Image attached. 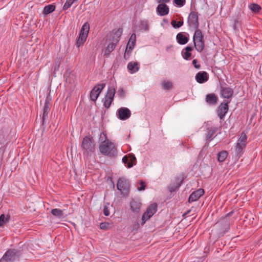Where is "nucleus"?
I'll return each instance as SVG.
<instances>
[{"instance_id":"1","label":"nucleus","mask_w":262,"mask_h":262,"mask_svg":"<svg viewBox=\"0 0 262 262\" xmlns=\"http://www.w3.org/2000/svg\"><path fill=\"white\" fill-rule=\"evenodd\" d=\"M99 140L101 143L99 146L101 154L110 157H115L117 156V150L116 146L112 142L107 140V137L105 134H100Z\"/></svg>"},{"instance_id":"2","label":"nucleus","mask_w":262,"mask_h":262,"mask_svg":"<svg viewBox=\"0 0 262 262\" xmlns=\"http://www.w3.org/2000/svg\"><path fill=\"white\" fill-rule=\"evenodd\" d=\"M20 251L15 249H8L0 259V262H14L19 260Z\"/></svg>"},{"instance_id":"3","label":"nucleus","mask_w":262,"mask_h":262,"mask_svg":"<svg viewBox=\"0 0 262 262\" xmlns=\"http://www.w3.org/2000/svg\"><path fill=\"white\" fill-rule=\"evenodd\" d=\"M247 136L245 133L242 132L235 145L236 155L241 157L244 153V149L247 143Z\"/></svg>"},{"instance_id":"4","label":"nucleus","mask_w":262,"mask_h":262,"mask_svg":"<svg viewBox=\"0 0 262 262\" xmlns=\"http://www.w3.org/2000/svg\"><path fill=\"white\" fill-rule=\"evenodd\" d=\"M215 227L217 236L221 237L223 236L230 229V225L227 220H223L216 223Z\"/></svg>"},{"instance_id":"5","label":"nucleus","mask_w":262,"mask_h":262,"mask_svg":"<svg viewBox=\"0 0 262 262\" xmlns=\"http://www.w3.org/2000/svg\"><path fill=\"white\" fill-rule=\"evenodd\" d=\"M129 181L124 178H120L118 179L117 183V188L121 192L123 195H127L129 190Z\"/></svg>"},{"instance_id":"6","label":"nucleus","mask_w":262,"mask_h":262,"mask_svg":"<svg viewBox=\"0 0 262 262\" xmlns=\"http://www.w3.org/2000/svg\"><path fill=\"white\" fill-rule=\"evenodd\" d=\"M158 205L156 203L150 205L142 217L141 225H143L157 211Z\"/></svg>"},{"instance_id":"7","label":"nucleus","mask_w":262,"mask_h":262,"mask_svg":"<svg viewBox=\"0 0 262 262\" xmlns=\"http://www.w3.org/2000/svg\"><path fill=\"white\" fill-rule=\"evenodd\" d=\"M81 147L87 153L93 152L95 150V145L93 138L90 136L84 137L83 138Z\"/></svg>"},{"instance_id":"8","label":"nucleus","mask_w":262,"mask_h":262,"mask_svg":"<svg viewBox=\"0 0 262 262\" xmlns=\"http://www.w3.org/2000/svg\"><path fill=\"white\" fill-rule=\"evenodd\" d=\"M115 94V89L114 88H109L106 95H105L104 98L102 99V102L103 103V105L106 108H108L111 103H112L114 95Z\"/></svg>"},{"instance_id":"9","label":"nucleus","mask_w":262,"mask_h":262,"mask_svg":"<svg viewBox=\"0 0 262 262\" xmlns=\"http://www.w3.org/2000/svg\"><path fill=\"white\" fill-rule=\"evenodd\" d=\"M187 23L188 26L193 29H197L199 27V21H198V13L195 11H192L190 13L188 19Z\"/></svg>"},{"instance_id":"10","label":"nucleus","mask_w":262,"mask_h":262,"mask_svg":"<svg viewBox=\"0 0 262 262\" xmlns=\"http://www.w3.org/2000/svg\"><path fill=\"white\" fill-rule=\"evenodd\" d=\"M105 86V83H101L96 85L91 91L90 94L91 100L93 101H96Z\"/></svg>"},{"instance_id":"11","label":"nucleus","mask_w":262,"mask_h":262,"mask_svg":"<svg viewBox=\"0 0 262 262\" xmlns=\"http://www.w3.org/2000/svg\"><path fill=\"white\" fill-rule=\"evenodd\" d=\"M220 92L221 96L226 99L231 98L234 93L233 90L228 86L226 83H224V84H221Z\"/></svg>"},{"instance_id":"12","label":"nucleus","mask_w":262,"mask_h":262,"mask_svg":"<svg viewBox=\"0 0 262 262\" xmlns=\"http://www.w3.org/2000/svg\"><path fill=\"white\" fill-rule=\"evenodd\" d=\"M229 103L230 101L225 100L218 106L217 114L221 119H223L228 112L229 110L228 104Z\"/></svg>"},{"instance_id":"13","label":"nucleus","mask_w":262,"mask_h":262,"mask_svg":"<svg viewBox=\"0 0 262 262\" xmlns=\"http://www.w3.org/2000/svg\"><path fill=\"white\" fill-rule=\"evenodd\" d=\"M117 115L120 120H126L130 117L131 112L128 108L122 107L117 110Z\"/></svg>"},{"instance_id":"14","label":"nucleus","mask_w":262,"mask_h":262,"mask_svg":"<svg viewBox=\"0 0 262 262\" xmlns=\"http://www.w3.org/2000/svg\"><path fill=\"white\" fill-rule=\"evenodd\" d=\"M122 162L127 165L128 168L132 167L136 164V158L133 154H129L128 156H124L122 158Z\"/></svg>"},{"instance_id":"15","label":"nucleus","mask_w":262,"mask_h":262,"mask_svg":"<svg viewBox=\"0 0 262 262\" xmlns=\"http://www.w3.org/2000/svg\"><path fill=\"white\" fill-rule=\"evenodd\" d=\"M157 14L161 16L166 15L168 14L169 7L165 4H159L156 8Z\"/></svg>"},{"instance_id":"16","label":"nucleus","mask_w":262,"mask_h":262,"mask_svg":"<svg viewBox=\"0 0 262 262\" xmlns=\"http://www.w3.org/2000/svg\"><path fill=\"white\" fill-rule=\"evenodd\" d=\"M184 180V178L182 176L177 177L175 179V183L171 184L168 187L169 191L171 193L174 192L180 187Z\"/></svg>"},{"instance_id":"17","label":"nucleus","mask_w":262,"mask_h":262,"mask_svg":"<svg viewBox=\"0 0 262 262\" xmlns=\"http://www.w3.org/2000/svg\"><path fill=\"white\" fill-rule=\"evenodd\" d=\"M204 193V190L202 188H200L191 193L189 198L188 202L189 203L196 201L200 199Z\"/></svg>"},{"instance_id":"18","label":"nucleus","mask_w":262,"mask_h":262,"mask_svg":"<svg viewBox=\"0 0 262 262\" xmlns=\"http://www.w3.org/2000/svg\"><path fill=\"white\" fill-rule=\"evenodd\" d=\"M141 203L139 200L133 199L130 202V208L133 212L138 213L140 210Z\"/></svg>"},{"instance_id":"19","label":"nucleus","mask_w":262,"mask_h":262,"mask_svg":"<svg viewBox=\"0 0 262 262\" xmlns=\"http://www.w3.org/2000/svg\"><path fill=\"white\" fill-rule=\"evenodd\" d=\"M195 79L199 83H203L207 81L208 79L207 72L204 71L199 72L196 74Z\"/></svg>"},{"instance_id":"20","label":"nucleus","mask_w":262,"mask_h":262,"mask_svg":"<svg viewBox=\"0 0 262 262\" xmlns=\"http://www.w3.org/2000/svg\"><path fill=\"white\" fill-rule=\"evenodd\" d=\"M217 100L218 98L214 93L208 94L206 96V102L209 105H215Z\"/></svg>"},{"instance_id":"21","label":"nucleus","mask_w":262,"mask_h":262,"mask_svg":"<svg viewBox=\"0 0 262 262\" xmlns=\"http://www.w3.org/2000/svg\"><path fill=\"white\" fill-rule=\"evenodd\" d=\"M50 102L48 100H46L42 115V124L45 123V120L48 117V113L50 110Z\"/></svg>"},{"instance_id":"22","label":"nucleus","mask_w":262,"mask_h":262,"mask_svg":"<svg viewBox=\"0 0 262 262\" xmlns=\"http://www.w3.org/2000/svg\"><path fill=\"white\" fill-rule=\"evenodd\" d=\"M127 68L129 73H135L139 71L140 66L137 62H129Z\"/></svg>"},{"instance_id":"23","label":"nucleus","mask_w":262,"mask_h":262,"mask_svg":"<svg viewBox=\"0 0 262 262\" xmlns=\"http://www.w3.org/2000/svg\"><path fill=\"white\" fill-rule=\"evenodd\" d=\"M178 42L180 45H185L188 41V38L183 33H179L176 36Z\"/></svg>"},{"instance_id":"24","label":"nucleus","mask_w":262,"mask_h":262,"mask_svg":"<svg viewBox=\"0 0 262 262\" xmlns=\"http://www.w3.org/2000/svg\"><path fill=\"white\" fill-rule=\"evenodd\" d=\"M139 28L141 30L148 32L149 30V24L147 19L141 20L139 21Z\"/></svg>"},{"instance_id":"25","label":"nucleus","mask_w":262,"mask_h":262,"mask_svg":"<svg viewBox=\"0 0 262 262\" xmlns=\"http://www.w3.org/2000/svg\"><path fill=\"white\" fill-rule=\"evenodd\" d=\"M193 42H194L195 49L198 52L200 53L204 50V48H205L204 40L196 41H194Z\"/></svg>"},{"instance_id":"26","label":"nucleus","mask_w":262,"mask_h":262,"mask_svg":"<svg viewBox=\"0 0 262 262\" xmlns=\"http://www.w3.org/2000/svg\"><path fill=\"white\" fill-rule=\"evenodd\" d=\"M208 134L206 136V140L208 142L212 139V136L217 131V128L215 127H211L210 128H208Z\"/></svg>"},{"instance_id":"27","label":"nucleus","mask_w":262,"mask_h":262,"mask_svg":"<svg viewBox=\"0 0 262 262\" xmlns=\"http://www.w3.org/2000/svg\"><path fill=\"white\" fill-rule=\"evenodd\" d=\"M193 42L204 40V36L201 30L199 29H195L193 37Z\"/></svg>"},{"instance_id":"28","label":"nucleus","mask_w":262,"mask_h":262,"mask_svg":"<svg viewBox=\"0 0 262 262\" xmlns=\"http://www.w3.org/2000/svg\"><path fill=\"white\" fill-rule=\"evenodd\" d=\"M122 31L123 30L121 28L118 29L115 31V32H114V30L113 31L114 34L113 36V40L114 42L117 43L119 41V38L122 35Z\"/></svg>"},{"instance_id":"29","label":"nucleus","mask_w":262,"mask_h":262,"mask_svg":"<svg viewBox=\"0 0 262 262\" xmlns=\"http://www.w3.org/2000/svg\"><path fill=\"white\" fill-rule=\"evenodd\" d=\"M136 41V35L135 33L131 35L127 46L130 49H133L134 48Z\"/></svg>"},{"instance_id":"30","label":"nucleus","mask_w":262,"mask_h":262,"mask_svg":"<svg viewBox=\"0 0 262 262\" xmlns=\"http://www.w3.org/2000/svg\"><path fill=\"white\" fill-rule=\"evenodd\" d=\"M88 35H83L82 33H80L79 37L78 38L76 41V46L79 48L80 46L84 44L86 41Z\"/></svg>"},{"instance_id":"31","label":"nucleus","mask_w":262,"mask_h":262,"mask_svg":"<svg viewBox=\"0 0 262 262\" xmlns=\"http://www.w3.org/2000/svg\"><path fill=\"white\" fill-rule=\"evenodd\" d=\"M228 152L226 150L220 151L217 155V159L220 162L225 161L228 156Z\"/></svg>"},{"instance_id":"32","label":"nucleus","mask_w":262,"mask_h":262,"mask_svg":"<svg viewBox=\"0 0 262 262\" xmlns=\"http://www.w3.org/2000/svg\"><path fill=\"white\" fill-rule=\"evenodd\" d=\"M249 8L252 12L256 13L260 11L261 7L257 4L252 3L249 5Z\"/></svg>"},{"instance_id":"33","label":"nucleus","mask_w":262,"mask_h":262,"mask_svg":"<svg viewBox=\"0 0 262 262\" xmlns=\"http://www.w3.org/2000/svg\"><path fill=\"white\" fill-rule=\"evenodd\" d=\"M55 9V6L53 5H49L44 7L43 13L45 14H48L53 12Z\"/></svg>"},{"instance_id":"34","label":"nucleus","mask_w":262,"mask_h":262,"mask_svg":"<svg viewBox=\"0 0 262 262\" xmlns=\"http://www.w3.org/2000/svg\"><path fill=\"white\" fill-rule=\"evenodd\" d=\"M116 42H110L107 45L105 50V54H110L115 48L116 46Z\"/></svg>"},{"instance_id":"35","label":"nucleus","mask_w":262,"mask_h":262,"mask_svg":"<svg viewBox=\"0 0 262 262\" xmlns=\"http://www.w3.org/2000/svg\"><path fill=\"white\" fill-rule=\"evenodd\" d=\"M90 29V25L88 23H84L81 29L80 33H82L83 35H88Z\"/></svg>"},{"instance_id":"36","label":"nucleus","mask_w":262,"mask_h":262,"mask_svg":"<svg viewBox=\"0 0 262 262\" xmlns=\"http://www.w3.org/2000/svg\"><path fill=\"white\" fill-rule=\"evenodd\" d=\"M51 213L54 216H57L59 218L62 217L63 215V213L62 210L57 209V208L53 209L51 210Z\"/></svg>"},{"instance_id":"37","label":"nucleus","mask_w":262,"mask_h":262,"mask_svg":"<svg viewBox=\"0 0 262 262\" xmlns=\"http://www.w3.org/2000/svg\"><path fill=\"white\" fill-rule=\"evenodd\" d=\"M183 21L180 20L179 21H177L175 20H172L171 22V24L173 27L175 28H179L181 27L183 25Z\"/></svg>"},{"instance_id":"38","label":"nucleus","mask_w":262,"mask_h":262,"mask_svg":"<svg viewBox=\"0 0 262 262\" xmlns=\"http://www.w3.org/2000/svg\"><path fill=\"white\" fill-rule=\"evenodd\" d=\"M9 216H8L7 217H5V215L4 214H2L0 215V227L3 226L4 224L9 221Z\"/></svg>"},{"instance_id":"39","label":"nucleus","mask_w":262,"mask_h":262,"mask_svg":"<svg viewBox=\"0 0 262 262\" xmlns=\"http://www.w3.org/2000/svg\"><path fill=\"white\" fill-rule=\"evenodd\" d=\"M117 96L121 99L125 98L126 92L123 88H120L117 91Z\"/></svg>"},{"instance_id":"40","label":"nucleus","mask_w":262,"mask_h":262,"mask_svg":"<svg viewBox=\"0 0 262 262\" xmlns=\"http://www.w3.org/2000/svg\"><path fill=\"white\" fill-rule=\"evenodd\" d=\"M162 86L165 90H170L172 87V83L170 81H164L162 82Z\"/></svg>"},{"instance_id":"41","label":"nucleus","mask_w":262,"mask_h":262,"mask_svg":"<svg viewBox=\"0 0 262 262\" xmlns=\"http://www.w3.org/2000/svg\"><path fill=\"white\" fill-rule=\"evenodd\" d=\"M132 50L133 49H130L128 48V46H126L125 51L124 54V58L125 60H127L129 58Z\"/></svg>"},{"instance_id":"42","label":"nucleus","mask_w":262,"mask_h":262,"mask_svg":"<svg viewBox=\"0 0 262 262\" xmlns=\"http://www.w3.org/2000/svg\"><path fill=\"white\" fill-rule=\"evenodd\" d=\"M74 1L75 0H67V1L66 2L63 6V10H67L69 8H70L73 4Z\"/></svg>"},{"instance_id":"43","label":"nucleus","mask_w":262,"mask_h":262,"mask_svg":"<svg viewBox=\"0 0 262 262\" xmlns=\"http://www.w3.org/2000/svg\"><path fill=\"white\" fill-rule=\"evenodd\" d=\"M173 3L179 7H182L185 4L186 0H173Z\"/></svg>"},{"instance_id":"44","label":"nucleus","mask_w":262,"mask_h":262,"mask_svg":"<svg viewBox=\"0 0 262 262\" xmlns=\"http://www.w3.org/2000/svg\"><path fill=\"white\" fill-rule=\"evenodd\" d=\"M182 54L183 58L185 60H189L191 56V53H190V52H187L185 51L184 52L183 51H182Z\"/></svg>"},{"instance_id":"45","label":"nucleus","mask_w":262,"mask_h":262,"mask_svg":"<svg viewBox=\"0 0 262 262\" xmlns=\"http://www.w3.org/2000/svg\"><path fill=\"white\" fill-rule=\"evenodd\" d=\"M109 224L107 223H101L100 224V228L102 230H105L108 228Z\"/></svg>"},{"instance_id":"46","label":"nucleus","mask_w":262,"mask_h":262,"mask_svg":"<svg viewBox=\"0 0 262 262\" xmlns=\"http://www.w3.org/2000/svg\"><path fill=\"white\" fill-rule=\"evenodd\" d=\"M192 63L195 68L197 69H199L200 68L201 66L198 63V61L196 59H193Z\"/></svg>"},{"instance_id":"47","label":"nucleus","mask_w":262,"mask_h":262,"mask_svg":"<svg viewBox=\"0 0 262 262\" xmlns=\"http://www.w3.org/2000/svg\"><path fill=\"white\" fill-rule=\"evenodd\" d=\"M140 187H138V188L139 190L141 191V190H144L145 189L146 186H145L144 182L143 181H140Z\"/></svg>"},{"instance_id":"48","label":"nucleus","mask_w":262,"mask_h":262,"mask_svg":"<svg viewBox=\"0 0 262 262\" xmlns=\"http://www.w3.org/2000/svg\"><path fill=\"white\" fill-rule=\"evenodd\" d=\"M103 214L105 216H108L110 215V211L108 207L106 206H104L103 209Z\"/></svg>"},{"instance_id":"49","label":"nucleus","mask_w":262,"mask_h":262,"mask_svg":"<svg viewBox=\"0 0 262 262\" xmlns=\"http://www.w3.org/2000/svg\"><path fill=\"white\" fill-rule=\"evenodd\" d=\"M170 0H156L157 2L159 4L167 3L170 2Z\"/></svg>"},{"instance_id":"50","label":"nucleus","mask_w":262,"mask_h":262,"mask_svg":"<svg viewBox=\"0 0 262 262\" xmlns=\"http://www.w3.org/2000/svg\"><path fill=\"white\" fill-rule=\"evenodd\" d=\"M239 25H240V23L238 20L236 19L234 20V22L233 24V26H234V28H236V27H237Z\"/></svg>"},{"instance_id":"51","label":"nucleus","mask_w":262,"mask_h":262,"mask_svg":"<svg viewBox=\"0 0 262 262\" xmlns=\"http://www.w3.org/2000/svg\"><path fill=\"white\" fill-rule=\"evenodd\" d=\"M193 50V48L192 47L187 46L185 49L184 50L187 52H190Z\"/></svg>"}]
</instances>
